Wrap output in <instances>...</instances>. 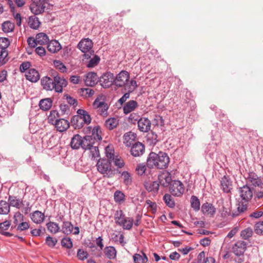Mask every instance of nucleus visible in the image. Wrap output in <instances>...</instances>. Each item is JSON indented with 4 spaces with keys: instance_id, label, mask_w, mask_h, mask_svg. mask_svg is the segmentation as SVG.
Listing matches in <instances>:
<instances>
[{
    "instance_id": "nucleus-16",
    "label": "nucleus",
    "mask_w": 263,
    "mask_h": 263,
    "mask_svg": "<svg viewBox=\"0 0 263 263\" xmlns=\"http://www.w3.org/2000/svg\"><path fill=\"white\" fill-rule=\"evenodd\" d=\"M144 145L138 142L133 145L130 149V153L134 157H139L144 153Z\"/></svg>"
},
{
    "instance_id": "nucleus-53",
    "label": "nucleus",
    "mask_w": 263,
    "mask_h": 263,
    "mask_svg": "<svg viewBox=\"0 0 263 263\" xmlns=\"http://www.w3.org/2000/svg\"><path fill=\"white\" fill-rule=\"evenodd\" d=\"M61 245L67 249H71L73 246L72 240L69 237L63 238L61 240Z\"/></svg>"
},
{
    "instance_id": "nucleus-25",
    "label": "nucleus",
    "mask_w": 263,
    "mask_h": 263,
    "mask_svg": "<svg viewBox=\"0 0 263 263\" xmlns=\"http://www.w3.org/2000/svg\"><path fill=\"white\" fill-rule=\"evenodd\" d=\"M138 106V103L135 100H130L123 107V112L127 115L134 111Z\"/></svg>"
},
{
    "instance_id": "nucleus-17",
    "label": "nucleus",
    "mask_w": 263,
    "mask_h": 263,
    "mask_svg": "<svg viewBox=\"0 0 263 263\" xmlns=\"http://www.w3.org/2000/svg\"><path fill=\"white\" fill-rule=\"evenodd\" d=\"M84 81L86 85L93 86L98 83V77L96 72H90L86 75Z\"/></svg>"
},
{
    "instance_id": "nucleus-59",
    "label": "nucleus",
    "mask_w": 263,
    "mask_h": 263,
    "mask_svg": "<svg viewBox=\"0 0 263 263\" xmlns=\"http://www.w3.org/2000/svg\"><path fill=\"white\" fill-rule=\"evenodd\" d=\"M58 240L56 238H54L49 236H47L46 238V243L49 247L53 248L57 244Z\"/></svg>"
},
{
    "instance_id": "nucleus-63",
    "label": "nucleus",
    "mask_w": 263,
    "mask_h": 263,
    "mask_svg": "<svg viewBox=\"0 0 263 263\" xmlns=\"http://www.w3.org/2000/svg\"><path fill=\"white\" fill-rule=\"evenodd\" d=\"M77 256L79 259L84 260L88 257V253L82 249H79L77 252Z\"/></svg>"
},
{
    "instance_id": "nucleus-6",
    "label": "nucleus",
    "mask_w": 263,
    "mask_h": 263,
    "mask_svg": "<svg viewBox=\"0 0 263 263\" xmlns=\"http://www.w3.org/2000/svg\"><path fill=\"white\" fill-rule=\"evenodd\" d=\"M92 42L91 40L89 39H85L81 40L78 44L79 48L84 53V56L85 59H89L90 58L91 50L92 47Z\"/></svg>"
},
{
    "instance_id": "nucleus-42",
    "label": "nucleus",
    "mask_w": 263,
    "mask_h": 263,
    "mask_svg": "<svg viewBox=\"0 0 263 263\" xmlns=\"http://www.w3.org/2000/svg\"><path fill=\"white\" fill-rule=\"evenodd\" d=\"M10 212L9 203L6 201H0V214H7Z\"/></svg>"
},
{
    "instance_id": "nucleus-1",
    "label": "nucleus",
    "mask_w": 263,
    "mask_h": 263,
    "mask_svg": "<svg viewBox=\"0 0 263 263\" xmlns=\"http://www.w3.org/2000/svg\"><path fill=\"white\" fill-rule=\"evenodd\" d=\"M170 158L166 153H151L147 160V165L149 168L155 167L158 169H164L168 166Z\"/></svg>"
},
{
    "instance_id": "nucleus-45",
    "label": "nucleus",
    "mask_w": 263,
    "mask_h": 263,
    "mask_svg": "<svg viewBox=\"0 0 263 263\" xmlns=\"http://www.w3.org/2000/svg\"><path fill=\"white\" fill-rule=\"evenodd\" d=\"M87 149L90 151V156L92 158L95 159L99 157L100 154L97 143L94 144L92 146L89 147Z\"/></svg>"
},
{
    "instance_id": "nucleus-47",
    "label": "nucleus",
    "mask_w": 263,
    "mask_h": 263,
    "mask_svg": "<svg viewBox=\"0 0 263 263\" xmlns=\"http://www.w3.org/2000/svg\"><path fill=\"white\" fill-rule=\"evenodd\" d=\"M253 234L252 229L250 228H247L241 231L240 236L243 239H248Z\"/></svg>"
},
{
    "instance_id": "nucleus-21",
    "label": "nucleus",
    "mask_w": 263,
    "mask_h": 263,
    "mask_svg": "<svg viewBox=\"0 0 263 263\" xmlns=\"http://www.w3.org/2000/svg\"><path fill=\"white\" fill-rule=\"evenodd\" d=\"M221 188L225 193L230 192L232 189V182L228 177L223 176L220 180Z\"/></svg>"
},
{
    "instance_id": "nucleus-23",
    "label": "nucleus",
    "mask_w": 263,
    "mask_h": 263,
    "mask_svg": "<svg viewBox=\"0 0 263 263\" xmlns=\"http://www.w3.org/2000/svg\"><path fill=\"white\" fill-rule=\"evenodd\" d=\"M136 134L132 132L125 133L123 136V143L127 146H130L133 144L136 138Z\"/></svg>"
},
{
    "instance_id": "nucleus-7",
    "label": "nucleus",
    "mask_w": 263,
    "mask_h": 263,
    "mask_svg": "<svg viewBox=\"0 0 263 263\" xmlns=\"http://www.w3.org/2000/svg\"><path fill=\"white\" fill-rule=\"evenodd\" d=\"M129 79V73L126 71L122 70L115 78L114 84L118 87H123L125 85Z\"/></svg>"
},
{
    "instance_id": "nucleus-46",
    "label": "nucleus",
    "mask_w": 263,
    "mask_h": 263,
    "mask_svg": "<svg viewBox=\"0 0 263 263\" xmlns=\"http://www.w3.org/2000/svg\"><path fill=\"white\" fill-rule=\"evenodd\" d=\"M191 203L192 208L196 211L200 209V203L199 200L195 196H192L191 199Z\"/></svg>"
},
{
    "instance_id": "nucleus-14",
    "label": "nucleus",
    "mask_w": 263,
    "mask_h": 263,
    "mask_svg": "<svg viewBox=\"0 0 263 263\" xmlns=\"http://www.w3.org/2000/svg\"><path fill=\"white\" fill-rule=\"evenodd\" d=\"M239 195L242 200L247 202L251 199L253 196V192L251 189L247 185H243L239 190Z\"/></svg>"
},
{
    "instance_id": "nucleus-9",
    "label": "nucleus",
    "mask_w": 263,
    "mask_h": 263,
    "mask_svg": "<svg viewBox=\"0 0 263 263\" xmlns=\"http://www.w3.org/2000/svg\"><path fill=\"white\" fill-rule=\"evenodd\" d=\"M99 81L104 88H108L114 84V75L110 72L104 73L100 78Z\"/></svg>"
},
{
    "instance_id": "nucleus-31",
    "label": "nucleus",
    "mask_w": 263,
    "mask_h": 263,
    "mask_svg": "<svg viewBox=\"0 0 263 263\" xmlns=\"http://www.w3.org/2000/svg\"><path fill=\"white\" fill-rule=\"evenodd\" d=\"M52 101L50 98H46L42 99L40 101L39 106L43 110H48L52 106Z\"/></svg>"
},
{
    "instance_id": "nucleus-39",
    "label": "nucleus",
    "mask_w": 263,
    "mask_h": 263,
    "mask_svg": "<svg viewBox=\"0 0 263 263\" xmlns=\"http://www.w3.org/2000/svg\"><path fill=\"white\" fill-rule=\"evenodd\" d=\"M119 173H121L123 182L126 185H129L132 184V178L130 173L127 171H123L122 173L119 172Z\"/></svg>"
},
{
    "instance_id": "nucleus-37",
    "label": "nucleus",
    "mask_w": 263,
    "mask_h": 263,
    "mask_svg": "<svg viewBox=\"0 0 263 263\" xmlns=\"http://www.w3.org/2000/svg\"><path fill=\"white\" fill-rule=\"evenodd\" d=\"M40 22L35 16H31L28 19V25L33 29H37L40 26Z\"/></svg>"
},
{
    "instance_id": "nucleus-56",
    "label": "nucleus",
    "mask_w": 263,
    "mask_h": 263,
    "mask_svg": "<svg viewBox=\"0 0 263 263\" xmlns=\"http://www.w3.org/2000/svg\"><path fill=\"white\" fill-rule=\"evenodd\" d=\"M146 204L147 205V208L150 209L153 213H155L157 211V206L155 202H153L150 200H147L146 201Z\"/></svg>"
},
{
    "instance_id": "nucleus-44",
    "label": "nucleus",
    "mask_w": 263,
    "mask_h": 263,
    "mask_svg": "<svg viewBox=\"0 0 263 263\" xmlns=\"http://www.w3.org/2000/svg\"><path fill=\"white\" fill-rule=\"evenodd\" d=\"M8 200L10 202L9 205H11L12 206L20 209L22 206V201L20 199L16 198L15 197L10 196L9 197Z\"/></svg>"
},
{
    "instance_id": "nucleus-30",
    "label": "nucleus",
    "mask_w": 263,
    "mask_h": 263,
    "mask_svg": "<svg viewBox=\"0 0 263 263\" xmlns=\"http://www.w3.org/2000/svg\"><path fill=\"white\" fill-rule=\"evenodd\" d=\"M101 131L99 126L94 127L91 131V135L89 136L91 137L93 141L98 143V141L102 140V137L101 135Z\"/></svg>"
},
{
    "instance_id": "nucleus-58",
    "label": "nucleus",
    "mask_w": 263,
    "mask_h": 263,
    "mask_svg": "<svg viewBox=\"0 0 263 263\" xmlns=\"http://www.w3.org/2000/svg\"><path fill=\"white\" fill-rule=\"evenodd\" d=\"M9 45V41L5 37H0V50H6Z\"/></svg>"
},
{
    "instance_id": "nucleus-20",
    "label": "nucleus",
    "mask_w": 263,
    "mask_h": 263,
    "mask_svg": "<svg viewBox=\"0 0 263 263\" xmlns=\"http://www.w3.org/2000/svg\"><path fill=\"white\" fill-rule=\"evenodd\" d=\"M61 49L62 46L57 40H52L50 42H48L47 45V49L51 53H57Z\"/></svg>"
},
{
    "instance_id": "nucleus-50",
    "label": "nucleus",
    "mask_w": 263,
    "mask_h": 263,
    "mask_svg": "<svg viewBox=\"0 0 263 263\" xmlns=\"http://www.w3.org/2000/svg\"><path fill=\"white\" fill-rule=\"evenodd\" d=\"M163 200L166 204L170 208H173L175 206V202L170 195L165 194L163 196Z\"/></svg>"
},
{
    "instance_id": "nucleus-19",
    "label": "nucleus",
    "mask_w": 263,
    "mask_h": 263,
    "mask_svg": "<svg viewBox=\"0 0 263 263\" xmlns=\"http://www.w3.org/2000/svg\"><path fill=\"white\" fill-rule=\"evenodd\" d=\"M41 84L43 88L46 90L54 89V79H52L48 77H44L41 79Z\"/></svg>"
},
{
    "instance_id": "nucleus-60",
    "label": "nucleus",
    "mask_w": 263,
    "mask_h": 263,
    "mask_svg": "<svg viewBox=\"0 0 263 263\" xmlns=\"http://www.w3.org/2000/svg\"><path fill=\"white\" fill-rule=\"evenodd\" d=\"M146 169V167L145 164H139L137 165L136 168V171L137 172L138 175L142 176L145 173Z\"/></svg>"
},
{
    "instance_id": "nucleus-27",
    "label": "nucleus",
    "mask_w": 263,
    "mask_h": 263,
    "mask_svg": "<svg viewBox=\"0 0 263 263\" xmlns=\"http://www.w3.org/2000/svg\"><path fill=\"white\" fill-rule=\"evenodd\" d=\"M146 190L148 192H157L159 190V183L157 181L145 182L144 184Z\"/></svg>"
},
{
    "instance_id": "nucleus-13",
    "label": "nucleus",
    "mask_w": 263,
    "mask_h": 263,
    "mask_svg": "<svg viewBox=\"0 0 263 263\" xmlns=\"http://www.w3.org/2000/svg\"><path fill=\"white\" fill-rule=\"evenodd\" d=\"M93 106L95 108L98 109L100 114H105L107 109V104L105 102L103 97H98L94 101Z\"/></svg>"
},
{
    "instance_id": "nucleus-11",
    "label": "nucleus",
    "mask_w": 263,
    "mask_h": 263,
    "mask_svg": "<svg viewBox=\"0 0 263 263\" xmlns=\"http://www.w3.org/2000/svg\"><path fill=\"white\" fill-rule=\"evenodd\" d=\"M54 79V90L56 92L61 93L63 92L64 87L67 85V81L63 77L56 75L53 77Z\"/></svg>"
},
{
    "instance_id": "nucleus-2",
    "label": "nucleus",
    "mask_w": 263,
    "mask_h": 263,
    "mask_svg": "<svg viewBox=\"0 0 263 263\" xmlns=\"http://www.w3.org/2000/svg\"><path fill=\"white\" fill-rule=\"evenodd\" d=\"M96 166L98 172L104 177L111 178L115 175V171L111 168V162L108 159H99Z\"/></svg>"
},
{
    "instance_id": "nucleus-64",
    "label": "nucleus",
    "mask_w": 263,
    "mask_h": 263,
    "mask_svg": "<svg viewBox=\"0 0 263 263\" xmlns=\"http://www.w3.org/2000/svg\"><path fill=\"white\" fill-rule=\"evenodd\" d=\"M106 156L109 160H111L112 158L115 156L114 154V150L109 146L105 148Z\"/></svg>"
},
{
    "instance_id": "nucleus-24",
    "label": "nucleus",
    "mask_w": 263,
    "mask_h": 263,
    "mask_svg": "<svg viewBox=\"0 0 263 263\" xmlns=\"http://www.w3.org/2000/svg\"><path fill=\"white\" fill-rule=\"evenodd\" d=\"M201 210L203 214L213 216L216 213V208L212 204L205 203L201 206Z\"/></svg>"
},
{
    "instance_id": "nucleus-4",
    "label": "nucleus",
    "mask_w": 263,
    "mask_h": 263,
    "mask_svg": "<svg viewBox=\"0 0 263 263\" xmlns=\"http://www.w3.org/2000/svg\"><path fill=\"white\" fill-rule=\"evenodd\" d=\"M78 115L72 117L71 122L75 124L79 128L82 127L83 123L89 124L91 122V119L87 111L83 109H78Z\"/></svg>"
},
{
    "instance_id": "nucleus-34",
    "label": "nucleus",
    "mask_w": 263,
    "mask_h": 263,
    "mask_svg": "<svg viewBox=\"0 0 263 263\" xmlns=\"http://www.w3.org/2000/svg\"><path fill=\"white\" fill-rule=\"evenodd\" d=\"M73 226L69 221H63L62 226V232L66 234L69 235L72 233Z\"/></svg>"
},
{
    "instance_id": "nucleus-62",
    "label": "nucleus",
    "mask_w": 263,
    "mask_h": 263,
    "mask_svg": "<svg viewBox=\"0 0 263 263\" xmlns=\"http://www.w3.org/2000/svg\"><path fill=\"white\" fill-rule=\"evenodd\" d=\"M8 55L7 50H0V65H4L6 62V58Z\"/></svg>"
},
{
    "instance_id": "nucleus-28",
    "label": "nucleus",
    "mask_w": 263,
    "mask_h": 263,
    "mask_svg": "<svg viewBox=\"0 0 263 263\" xmlns=\"http://www.w3.org/2000/svg\"><path fill=\"white\" fill-rule=\"evenodd\" d=\"M82 137L79 135H74L71 139L70 145L72 149H78L82 147Z\"/></svg>"
},
{
    "instance_id": "nucleus-5",
    "label": "nucleus",
    "mask_w": 263,
    "mask_h": 263,
    "mask_svg": "<svg viewBox=\"0 0 263 263\" xmlns=\"http://www.w3.org/2000/svg\"><path fill=\"white\" fill-rule=\"evenodd\" d=\"M246 180L248 183H250L255 187L263 189V176L259 177L254 172H250L248 174Z\"/></svg>"
},
{
    "instance_id": "nucleus-15",
    "label": "nucleus",
    "mask_w": 263,
    "mask_h": 263,
    "mask_svg": "<svg viewBox=\"0 0 263 263\" xmlns=\"http://www.w3.org/2000/svg\"><path fill=\"white\" fill-rule=\"evenodd\" d=\"M138 126L141 132H147L151 129V121L147 118H140L138 122Z\"/></svg>"
},
{
    "instance_id": "nucleus-57",
    "label": "nucleus",
    "mask_w": 263,
    "mask_h": 263,
    "mask_svg": "<svg viewBox=\"0 0 263 263\" xmlns=\"http://www.w3.org/2000/svg\"><path fill=\"white\" fill-rule=\"evenodd\" d=\"M13 223L15 225H18L22 221H23V215L19 212H16L13 217Z\"/></svg>"
},
{
    "instance_id": "nucleus-12",
    "label": "nucleus",
    "mask_w": 263,
    "mask_h": 263,
    "mask_svg": "<svg viewBox=\"0 0 263 263\" xmlns=\"http://www.w3.org/2000/svg\"><path fill=\"white\" fill-rule=\"evenodd\" d=\"M247 245V243L243 240H238L233 245L232 252L235 255L240 256L246 251Z\"/></svg>"
},
{
    "instance_id": "nucleus-38",
    "label": "nucleus",
    "mask_w": 263,
    "mask_h": 263,
    "mask_svg": "<svg viewBox=\"0 0 263 263\" xmlns=\"http://www.w3.org/2000/svg\"><path fill=\"white\" fill-rule=\"evenodd\" d=\"M116 250L113 247H106L104 249L105 256L109 259H114L116 256Z\"/></svg>"
},
{
    "instance_id": "nucleus-35",
    "label": "nucleus",
    "mask_w": 263,
    "mask_h": 263,
    "mask_svg": "<svg viewBox=\"0 0 263 263\" xmlns=\"http://www.w3.org/2000/svg\"><path fill=\"white\" fill-rule=\"evenodd\" d=\"M111 162H113L115 166L118 168H121L125 165V163L123 159L119 156H115L110 160Z\"/></svg>"
},
{
    "instance_id": "nucleus-51",
    "label": "nucleus",
    "mask_w": 263,
    "mask_h": 263,
    "mask_svg": "<svg viewBox=\"0 0 263 263\" xmlns=\"http://www.w3.org/2000/svg\"><path fill=\"white\" fill-rule=\"evenodd\" d=\"M95 91L89 88H84L81 89V96L85 97H90L93 95Z\"/></svg>"
},
{
    "instance_id": "nucleus-26",
    "label": "nucleus",
    "mask_w": 263,
    "mask_h": 263,
    "mask_svg": "<svg viewBox=\"0 0 263 263\" xmlns=\"http://www.w3.org/2000/svg\"><path fill=\"white\" fill-rule=\"evenodd\" d=\"M96 142L93 141L92 138L89 135L85 136L82 138V148L87 150L89 147L92 146Z\"/></svg>"
},
{
    "instance_id": "nucleus-61",
    "label": "nucleus",
    "mask_w": 263,
    "mask_h": 263,
    "mask_svg": "<svg viewBox=\"0 0 263 263\" xmlns=\"http://www.w3.org/2000/svg\"><path fill=\"white\" fill-rule=\"evenodd\" d=\"M254 231L257 234L263 235V221L256 223L254 227Z\"/></svg>"
},
{
    "instance_id": "nucleus-10",
    "label": "nucleus",
    "mask_w": 263,
    "mask_h": 263,
    "mask_svg": "<svg viewBox=\"0 0 263 263\" xmlns=\"http://www.w3.org/2000/svg\"><path fill=\"white\" fill-rule=\"evenodd\" d=\"M158 183L164 187H167L171 184L172 181V175L167 171H162L158 176Z\"/></svg>"
},
{
    "instance_id": "nucleus-41",
    "label": "nucleus",
    "mask_w": 263,
    "mask_h": 263,
    "mask_svg": "<svg viewBox=\"0 0 263 263\" xmlns=\"http://www.w3.org/2000/svg\"><path fill=\"white\" fill-rule=\"evenodd\" d=\"M48 230L51 233L55 234L60 231V227L56 222H49L46 224Z\"/></svg>"
},
{
    "instance_id": "nucleus-36",
    "label": "nucleus",
    "mask_w": 263,
    "mask_h": 263,
    "mask_svg": "<svg viewBox=\"0 0 263 263\" xmlns=\"http://www.w3.org/2000/svg\"><path fill=\"white\" fill-rule=\"evenodd\" d=\"M134 263H146L148 261V258L145 254L142 252V255L135 254L133 256Z\"/></svg>"
},
{
    "instance_id": "nucleus-55",
    "label": "nucleus",
    "mask_w": 263,
    "mask_h": 263,
    "mask_svg": "<svg viewBox=\"0 0 263 263\" xmlns=\"http://www.w3.org/2000/svg\"><path fill=\"white\" fill-rule=\"evenodd\" d=\"M10 8H11V11L13 13V17H14L15 20L16 21V25L18 26H20L21 25V21H22L21 14L18 13H14V7H11V6L10 5Z\"/></svg>"
},
{
    "instance_id": "nucleus-22",
    "label": "nucleus",
    "mask_w": 263,
    "mask_h": 263,
    "mask_svg": "<svg viewBox=\"0 0 263 263\" xmlns=\"http://www.w3.org/2000/svg\"><path fill=\"white\" fill-rule=\"evenodd\" d=\"M26 79L30 82H36L40 79V74L39 72L34 68H31L28 70L26 74Z\"/></svg>"
},
{
    "instance_id": "nucleus-18",
    "label": "nucleus",
    "mask_w": 263,
    "mask_h": 263,
    "mask_svg": "<svg viewBox=\"0 0 263 263\" xmlns=\"http://www.w3.org/2000/svg\"><path fill=\"white\" fill-rule=\"evenodd\" d=\"M45 5L42 3H37L36 1H33L31 4L30 9L31 11L35 15L41 14L44 11Z\"/></svg>"
},
{
    "instance_id": "nucleus-54",
    "label": "nucleus",
    "mask_w": 263,
    "mask_h": 263,
    "mask_svg": "<svg viewBox=\"0 0 263 263\" xmlns=\"http://www.w3.org/2000/svg\"><path fill=\"white\" fill-rule=\"evenodd\" d=\"M100 59L99 56L95 55L93 58L91 59L87 64L88 67H93L99 63Z\"/></svg>"
},
{
    "instance_id": "nucleus-40",
    "label": "nucleus",
    "mask_w": 263,
    "mask_h": 263,
    "mask_svg": "<svg viewBox=\"0 0 263 263\" xmlns=\"http://www.w3.org/2000/svg\"><path fill=\"white\" fill-rule=\"evenodd\" d=\"M118 124V120L115 118H110L107 119L105 125L107 128L111 130L115 128Z\"/></svg>"
},
{
    "instance_id": "nucleus-8",
    "label": "nucleus",
    "mask_w": 263,
    "mask_h": 263,
    "mask_svg": "<svg viewBox=\"0 0 263 263\" xmlns=\"http://www.w3.org/2000/svg\"><path fill=\"white\" fill-rule=\"evenodd\" d=\"M170 191L171 194L175 196H180L184 191L183 183L179 180H174L170 184Z\"/></svg>"
},
{
    "instance_id": "nucleus-49",
    "label": "nucleus",
    "mask_w": 263,
    "mask_h": 263,
    "mask_svg": "<svg viewBox=\"0 0 263 263\" xmlns=\"http://www.w3.org/2000/svg\"><path fill=\"white\" fill-rule=\"evenodd\" d=\"M124 194L120 191H117L114 193V199L116 202L121 203L124 200Z\"/></svg>"
},
{
    "instance_id": "nucleus-29",
    "label": "nucleus",
    "mask_w": 263,
    "mask_h": 263,
    "mask_svg": "<svg viewBox=\"0 0 263 263\" xmlns=\"http://www.w3.org/2000/svg\"><path fill=\"white\" fill-rule=\"evenodd\" d=\"M30 217L34 223H41L44 221L45 216L42 212L36 211L31 214Z\"/></svg>"
},
{
    "instance_id": "nucleus-52",
    "label": "nucleus",
    "mask_w": 263,
    "mask_h": 263,
    "mask_svg": "<svg viewBox=\"0 0 263 263\" xmlns=\"http://www.w3.org/2000/svg\"><path fill=\"white\" fill-rule=\"evenodd\" d=\"M121 225L124 229L130 230L133 225V219L130 217H126L125 221Z\"/></svg>"
},
{
    "instance_id": "nucleus-48",
    "label": "nucleus",
    "mask_w": 263,
    "mask_h": 263,
    "mask_svg": "<svg viewBox=\"0 0 263 263\" xmlns=\"http://www.w3.org/2000/svg\"><path fill=\"white\" fill-rule=\"evenodd\" d=\"M53 65L56 69L61 72H65L67 71V68L64 64L60 60H54L53 61Z\"/></svg>"
},
{
    "instance_id": "nucleus-3",
    "label": "nucleus",
    "mask_w": 263,
    "mask_h": 263,
    "mask_svg": "<svg viewBox=\"0 0 263 263\" xmlns=\"http://www.w3.org/2000/svg\"><path fill=\"white\" fill-rule=\"evenodd\" d=\"M57 115L58 113L56 111H51L48 117L49 123L53 124L57 130L60 132L66 130L69 127V122L64 119H56V116Z\"/></svg>"
},
{
    "instance_id": "nucleus-43",
    "label": "nucleus",
    "mask_w": 263,
    "mask_h": 263,
    "mask_svg": "<svg viewBox=\"0 0 263 263\" xmlns=\"http://www.w3.org/2000/svg\"><path fill=\"white\" fill-rule=\"evenodd\" d=\"M2 30L5 33L12 32L14 28V25L10 21L5 22L2 25Z\"/></svg>"
},
{
    "instance_id": "nucleus-33",
    "label": "nucleus",
    "mask_w": 263,
    "mask_h": 263,
    "mask_svg": "<svg viewBox=\"0 0 263 263\" xmlns=\"http://www.w3.org/2000/svg\"><path fill=\"white\" fill-rule=\"evenodd\" d=\"M47 35L44 33H39L36 35V42L38 45H44L49 42Z\"/></svg>"
},
{
    "instance_id": "nucleus-32",
    "label": "nucleus",
    "mask_w": 263,
    "mask_h": 263,
    "mask_svg": "<svg viewBox=\"0 0 263 263\" xmlns=\"http://www.w3.org/2000/svg\"><path fill=\"white\" fill-rule=\"evenodd\" d=\"M126 217L125 215L123 214V212L122 210H117L115 214V220L116 221V223L121 226L123 224V222L125 221V219Z\"/></svg>"
}]
</instances>
